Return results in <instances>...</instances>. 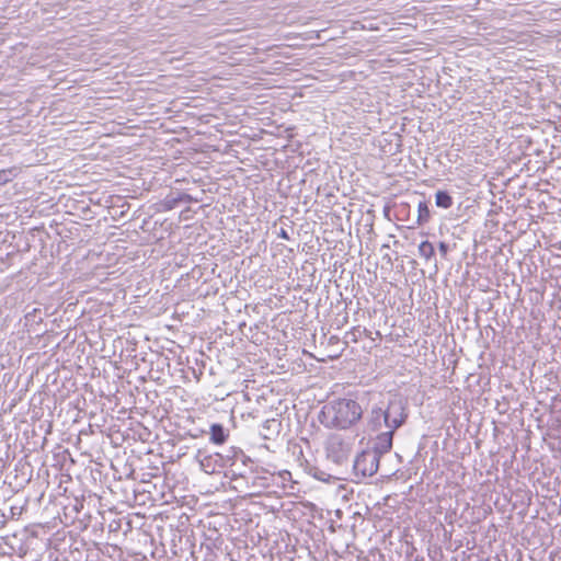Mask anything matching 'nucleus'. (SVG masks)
Segmentation results:
<instances>
[{
	"label": "nucleus",
	"instance_id": "9",
	"mask_svg": "<svg viewBox=\"0 0 561 561\" xmlns=\"http://www.w3.org/2000/svg\"><path fill=\"white\" fill-rule=\"evenodd\" d=\"M435 204L437 207L444 209L450 208L453 206V197L445 191H437L435 194Z\"/></svg>",
	"mask_w": 561,
	"mask_h": 561
},
{
	"label": "nucleus",
	"instance_id": "11",
	"mask_svg": "<svg viewBox=\"0 0 561 561\" xmlns=\"http://www.w3.org/2000/svg\"><path fill=\"white\" fill-rule=\"evenodd\" d=\"M419 254L425 260H431L435 254L433 244L430 241L421 242L419 245Z\"/></svg>",
	"mask_w": 561,
	"mask_h": 561
},
{
	"label": "nucleus",
	"instance_id": "13",
	"mask_svg": "<svg viewBox=\"0 0 561 561\" xmlns=\"http://www.w3.org/2000/svg\"><path fill=\"white\" fill-rule=\"evenodd\" d=\"M438 249H439L440 254H442L443 256H446V254H447V252H448V250H449V247H448V244H447V243H445V242H439V244H438Z\"/></svg>",
	"mask_w": 561,
	"mask_h": 561
},
{
	"label": "nucleus",
	"instance_id": "3",
	"mask_svg": "<svg viewBox=\"0 0 561 561\" xmlns=\"http://www.w3.org/2000/svg\"><path fill=\"white\" fill-rule=\"evenodd\" d=\"M324 449L327 458L335 465H342L348 455V446L337 434L329 436L324 444Z\"/></svg>",
	"mask_w": 561,
	"mask_h": 561
},
{
	"label": "nucleus",
	"instance_id": "5",
	"mask_svg": "<svg viewBox=\"0 0 561 561\" xmlns=\"http://www.w3.org/2000/svg\"><path fill=\"white\" fill-rule=\"evenodd\" d=\"M396 431L387 428V431L379 433L374 442L371 451H376L378 457L389 453L392 448V438Z\"/></svg>",
	"mask_w": 561,
	"mask_h": 561
},
{
	"label": "nucleus",
	"instance_id": "4",
	"mask_svg": "<svg viewBox=\"0 0 561 561\" xmlns=\"http://www.w3.org/2000/svg\"><path fill=\"white\" fill-rule=\"evenodd\" d=\"M385 413L387 415V428L392 431L402 426L408 417L405 405L400 399L390 401L385 409Z\"/></svg>",
	"mask_w": 561,
	"mask_h": 561
},
{
	"label": "nucleus",
	"instance_id": "10",
	"mask_svg": "<svg viewBox=\"0 0 561 561\" xmlns=\"http://www.w3.org/2000/svg\"><path fill=\"white\" fill-rule=\"evenodd\" d=\"M417 222L420 225L425 224L431 218V211L426 202H420L417 206Z\"/></svg>",
	"mask_w": 561,
	"mask_h": 561
},
{
	"label": "nucleus",
	"instance_id": "15",
	"mask_svg": "<svg viewBox=\"0 0 561 561\" xmlns=\"http://www.w3.org/2000/svg\"><path fill=\"white\" fill-rule=\"evenodd\" d=\"M340 353L339 352H334V353H330L327 355L328 358H336L339 357Z\"/></svg>",
	"mask_w": 561,
	"mask_h": 561
},
{
	"label": "nucleus",
	"instance_id": "6",
	"mask_svg": "<svg viewBox=\"0 0 561 561\" xmlns=\"http://www.w3.org/2000/svg\"><path fill=\"white\" fill-rule=\"evenodd\" d=\"M367 426L369 431H381L382 426L387 428V415L385 409L377 407L373 408L367 416Z\"/></svg>",
	"mask_w": 561,
	"mask_h": 561
},
{
	"label": "nucleus",
	"instance_id": "8",
	"mask_svg": "<svg viewBox=\"0 0 561 561\" xmlns=\"http://www.w3.org/2000/svg\"><path fill=\"white\" fill-rule=\"evenodd\" d=\"M228 434L222 425L213 424L210 426V440L216 445H221L226 442Z\"/></svg>",
	"mask_w": 561,
	"mask_h": 561
},
{
	"label": "nucleus",
	"instance_id": "14",
	"mask_svg": "<svg viewBox=\"0 0 561 561\" xmlns=\"http://www.w3.org/2000/svg\"><path fill=\"white\" fill-rule=\"evenodd\" d=\"M278 237L283 238V239H289V236L287 233V231L285 229H280V231L278 232Z\"/></svg>",
	"mask_w": 561,
	"mask_h": 561
},
{
	"label": "nucleus",
	"instance_id": "2",
	"mask_svg": "<svg viewBox=\"0 0 561 561\" xmlns=\"http://www.w3.org/2000/svg\"><path fill=\"white\" fill-rule=\"evenodd\" d=\"M380 457L376 451L370 449L363 450L354 460V474L358 478H367L374 476L379 468Z\"/></svg>",
	"mask_w": 561,
	"mask_h": 561
},
{
	"label": "nucleus",
	"instance_id": "1",
	"mask_svg": "<svg viewBox=\"0 0 561 561\" xmlns=\"http://www.w3.org/2000/svg\"><path fill=\"white\" fill-rule=\"evenodd\" d=\"M363 415L359 403L351 398H334L321 408L319 421L327 427L348 428Z\"/></svg>",
	"mask_w": 561,
	"mask_h": 561
},
{
	"label": "nucleus",
	"instance_id": "16",
	"mask_svg": "<svg viewBox=\"0 0 561 561\" xmlns=\"http://www.w3.org/2000/svg\"><path fill=\"white\" fill-rule=\"evenodd\" d=\"M330 343H336L339 344L340 343V340L335 336H331L330 340H329Z\"/></svg>",
	"mask_w": 561,
	"mask_h": 561
},
{
	"label": "nucleus",
	"instance_id": "12",
	"mask_svg": "<svg viewBox=\"0 0 561 561\" xmlns=\"http://www.w3.org/2000/svg\"><path fill=\"white\" fill-rule=\"evenodd\" d=\"M210 456H205L203 459L199 460L201 467L205 472L214 471V468L210 469Z\"/></svg>",
	"mask_w": 561,
	"mask_h": 561
},
{
	"label": "nucleus",
	"instance_id": "18",
	"mask_svg": "<svg viewBox=\"0 0 561 561\" xmlns=\"http://www.w3.org/2000/svg\"><path fill=\"white\" fill-rule=\"evenodd\" d=\"M324 360H325V358H324V357H322V358H319V357H318V358H317V362H324Z\"/></svg>",
	"mask_w": 561,
	"mask_h": 561
},
{
	"label": "nucleus",
	"instance_id": "17",
	"mask_svg": "<svg viewBox=\"0 0 561 561\" xmlns=\"http://www.w3.org/2000/svg\"><path fill=\"white\" fill-rule=\"evenodd\" d=\"M310 425H311V426H313V425H314V420H313V417H311V420H310Z\"/></svg>",
	"mask_w": 561,
	"mask_h": 561
},
{
	"label": "nucleus",
	"instance_id": "7",
	"mask_svg": "<svg viewBox=\"0 0 561 561\" xmlns=\"http://www.w3.org/2000/svg\"><path fill=\"white\" fill-rule=\"evenodd\" d=\"M280 422L276 419L266 420L262 426L261 435L264 439H272L278 435Z\"/></svg>",
	"mask_w": 561,
	"mask_h": 561
}]
</instances>
